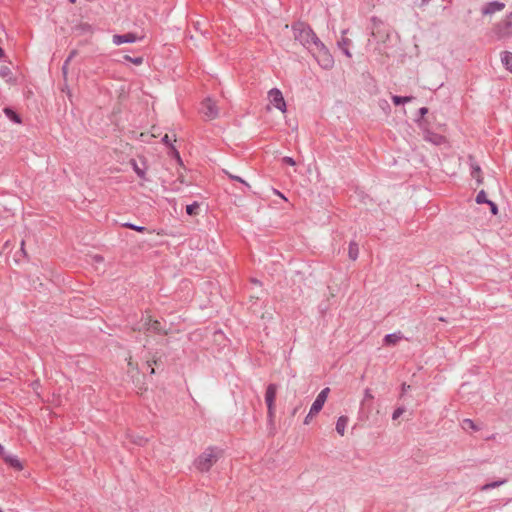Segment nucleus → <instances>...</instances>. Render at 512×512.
<instances>
[{
  "instance_id": "f257e3e1",
  "label": "nucleus",
  "mask_w": 512,
  "mask_h": 512,
  "mask_svg": "<svg viewBox=\"0 0 512 512\" xmlns=\"http://www.w3.org/2000/svg\"><path fill=\"white\" fill-rule=\"evenodd\" d=\"M295 40L299 41L309 51L320 39L314 33L312 28L304 22H297L292 25Z\"/></svg>"
},
{
  "instance_id": "f03ea898",
  "label": "nucleus",
  "mask_w": 512,
  "mask_h": 512,
  "mask_svg": "<svg viewBox=\"0 0 512 512\" xmlns=\"http://www.w3.org/2000/svg\"><path fill=\"white\" fill-rule=\"evenodd\" d=\"M222 456V450L208 447L195 460V467L201 472H207Z\"/></svg>"
},
{
  "instance_id": "7ed1b4c3",
  "label": "nucleus",
  "mask_w": 512,
  "mask_h": 512,
  "mask_svg": "<svg viewBox=\"0 0 512 512\" xmlns=\"http://www.w3.org/2000/svg\"><path fill=\"white\" fill-rule=\"evenodd\" d=\"M310 52L315 57L318 64L323 69H331L334 65V59L327 47L324 45V43L319 40L316 42L314 47L310 50Z\"/></svg>"
},
{
  "instance_id": "20e7f679",
  "label": "nucleus",
  "mask_w": 512,
  "mask_h": 512,
  "mask_svg": "<svg viewBox=\"0 0 512 512\" xmlns=\"http://www.w3.org/2000/svg\"><path fill=\"white\" fill-rule=\"evenodd\" d=\"M329 391H330L329 388H325L318 394L317 398L315 399V401L313 402V404L310 408L308 415L304 419L305 425L310 424L311 421L313 420V418L321 411V409L324 406V403L327 400Z\"/></svg>"
},
{
  "instance_id": "39448f33",
  "label": "nucleus",
  "mask_w": 512,
  "mask_h": 512,
  "mask_svg": "<svg viewBox=\"0 0 512 512\" xmlns=\"http://www.w3.org/2000/svg\"><path fill=\"white\" fill-rule=\"evenodd\" d=\"M200 112L208 120H213L219 116V109L211 97H207L202 101Z\"/></svg>"
},
{
  "instance_id": "423d86ee",
  "label": "nucleus",
  "mask_w": 512,
  "mask_h": 512,
  "mask_svg": "<svg viewBox=\"0 0 512 512\" xmlns=\"http://www.w3.org/2000/svg\"><path fill=\"white\" fill-rule=\"evenodd\" d=\"M268 99L276 109L280 110L282 113L286 112V102L282 92L278 88H272L268 91Z\"/></svg>"
},
{
  "instance_id": "0eeeda50",
  "label": "nucleus",
  "mask_w": 512,
  "mask_h": 512,
  "mask_svg": "<svg viewBox=\"0 0 512 512\" xmlns=\"http://www.w3.org/2000/svg\"><path fill=\"white\" fill-rule=\"evenodd\" d=\"M494 29L500 38L512 36V12L499 22Z\"/></svg>"
},
{
  "instance_id": "6e6552de",
  "label": "nucleus",
  "mask_w": 512,
  "mask_h": 512,
  "mask_svg": "<svg viewBox=\"0 0 512 512\" xmlns=\"http://www.w3.org/2000/svg\"><path fill=\"white\" fill-rule=\"evenodd\" d=\"M504 8L505 4L503 2L495 0L486 3L481 9V13L484 16H491L494 13L502 11Z\"/></svg>"
},
{
  "instance_id": "1a4fd4ad",
  "label": "nucleus",
  "mask_w": 512,
  "mask_h": 512,
  "mask_svg": "<svg viewBox=\"0 0 512 512\" xmlns=\"http://www.w3.org/2000/svg\"><path fill=\"white\" fill-rule=\"evenodd\" d=\"M469 160V166L471 169V176L476 180L478 184H482L483 177H482V171L480 166L474 161L473 156L468 157Z\"/></svg>"
},
{
  "instance_id": "9d476101",
  "label": "nucleus",
  "mask_w": 512,
  "mask_h": 512,
  "mask_svg": "<svg viewBox=\"0 0 512 512\" xmlns=\"http://www.w3.org/2000/svg\"><path fill=\"white\" fill-rule=\"evenodd\" d=\"M138 40V37L134 33L116 34L113 36V43L115 45H121L124 43H134Z\"/></svg>"
},
{
  "instance_id": "9b49d317",
  "label": "nucleus",
  "mask_w": 512,
  "mask_h": 512,
  "mask_svg": "<svg viewBox=\"0 0 512 512\" xmlns=\"http://www.w3.org/2000/svg\"><path fill=\"white\" fill-rule=\"evenodd\" d=\"M275 396H276L275 388L273 386H269V388L267 389V392H266L265 400H266V403L268 406V413H269L270 418H272L273 414H274L273 404H274Z\"/></svg>"
},
{
  "instance_id": "f8f14e48",
  "label": "nucleus",
  "mask_w": 512,
  "mask_h": 512,
  "mask_svg": "<svg viewBox=\"0 0 512 512\" xmlns=\"http://www.w3.org/2000/svg\"><path fill=\"white\" fill-rule=\"evenodd\" d=\"M403 338H404L403 334L400 331H398V332L387 334L384 337L383 342L385 345L391 346V345L397 344Z\"/></svg>"
},
{
  "instance_id": "ddd939ff",
  "label": "nucleus",
  "mask_w": 512,
  "mask_h": 512,
  "mask_svg": "<svg viewBox=\"0 0 512 512\" xmlns=\"http://www.w3.org/2000/svg\"><path fill=\"white\" fill-rule=\"evenodd\" d=\"M3 460L15 470L21 471L24 468L22 462L14 455L8 454Z\"/></svg>"
},
{
  "instance_id": "4468645a",
  "label": "nucleus",
  "mask_w": 512,
  "mask_h": 512,
  "mask_svg": "<svg viewBox=\"0 0 512 512\" xmlns=\"http://www.w3.org/2000/svg\"><path fill=\"white\" fill-rule=\"evenodd\" d=\"M348 425V418L346 416H341L338 418L336 423V431L339 435L344 436L346 432V428Z\"/></svg>"
},
{
  "instance_id": "2eb2a0df",
  "label": "nucleus",
  "mask_w": 512,
  "mask_h": 512,
  "mask_svg": "<svg viewBox=\"0 0 512 512\" xmlns=\"http://www.w3.org/2000/svg\"><path fill=\"white\" fill-rule=\"evenodd\" d=\"M350 44H351V40L348 38H345V37H342L341 40L338 41V47L349 58L352 57L351 52L349 50Z\"/></svg>"
},
{
  "instance_id": "dca6fc26",
  "label": "nucleus",
  "mask_w": 512,
  "mask_h": 512,
  "mask_svg": "<svg viewBox=\"0 0 512 512\" xmlns=\"http://www.w3.org/2000/svg\"><path fill=\"white\" fill-rule=\"evenodd\" d=\"M501 61L504 64V66L512 72V53L505 51L502 53Z\"/></svg>"
},
{
  "instance_id": "f3484780",
  "label": "nucleus",
  "mask_w": 512,
  "mask_h": 512,
  "mask_svg": "<svg viewBox=\"0 0 512 512\" xmlns=\"http://www.w3.org/2000/svg\"><path fill=\"white\" fill-rule=\"evenodd\" d=\"M348 255H349V258L353 261H355L358 258L359 247L356 242H350L349 249H348Z\"/></svg>"
},
{
  "instance_id": "a211bd4d",
  "label": "nucleus",
  "mask_w": 512,
  "mask_h": 512,
  "mask_svg": "<svg viewBox=\"0 0 512 512\" xmlns=\"http://www.w3.org/2000/svg\"><path fill=\"white\" fill-rule=\"evenodd\" d=\"M425 139L432 142L435 145H440L445 141L443 136H441L439 134H435V133H428L425 136Z\"/></svg>"
},
{
  "instance_id": "6ab92c4d",
  "label": "nucleus",
  "mask_w": 512,
  "mask_h": 512,
  "mask_svg": "<svg viewBox=\"0 0 512 512\" xmlns=\"http://www.w3.org/2000/svg\"><path fill=\"white\" fill-rule=\"evenodd\" d=\"M130 163L137 176L141 179H145L146 169L139 167L135 160H131Z\"/></svg>"
},
{
  "instance_id": "aec40b11",
  "label": "nucleus",
  "mask_w": 512,
  "mask_h": 512,
  "mask_svg": "<svg viewBox=\"0 0 512 512\" xmlns=\"http://www.w3.org/2000/svg\"><path fill=\"white\" fill-rule=\"evenodd\" d=\"M413 99L411 96H392V101L395 105L405 104L410 102Z\"/></svg>"
},
{
  "instance_id": "412c9836",
  "label": "nucleus",
  "mask_w": 512,
  "mask_h": 512,
  "mask_svg": "<svg viewBox=\"0 0 512 512\" xmlns=\"http://www.w3.org/2000/svg\"><path fill=\"white\" fill-rule=\"evenodd\" d=\"M198 210H199L198 202H193L192 204L186 206V213L190 216L197 215Z\"/></svg>"
},
{
  "instance_id": "4be33fe9",
  "label": "nucleus",
  "mask_w": 512,
  "mask_h": 512,
  "mask_svg": "<svg viewBox=\"0 0 512 512\" xmlns=\"http://www.w3.org/2000/svg\"><path fill=\"white\" fill-rule=\"evenodd\" d=\"M462 428L464 430H468V429H471V430H479L478 426L471 420V419H464L462 421Z\"/></svg>"
},
{
  "instance_id": "5701e85b",
  "label": "nucleus",
  "mask_w": 512,
  "mask_h": 512,
  "mask_svg": "<svg viewBox=\"0 0 512 512\" xmlns=\"http://www.w3.org/2000/svg\"><path fill=\"white\" fill-rule=\"evenodd\" d=\"M4 112L5 114L7 115V117L9 119H11L12 121H14L15 123H20V117L18 114H16L12 109L10 108H5L4 109Z\"/></svg>"
},
{
  "instance_id": "b1692460",
  "label": "nucleus",
  "mask_w": 512,
  "mask_h": 512,
  "mask_svg": "<svg viewBox=\"0 0 512 512\" xmlns=\"http://www.w3.org/2000/svg\"><path fill=\"white\" fill-rule=\"evenodd\" d=\"M476 202L478 204H483V203H486L488 204L490 202V200L487 199V195H486V192L484 190H481L477 196H476Z\"/></svg>"
},
{
  "instance_id": "393cba45",
  "label": "nucleus",
  "mask_w": 512,
  "mask_h": 512,
  "mask_svg": "<svg viewBox=\"0 0 512 512\" xmlns=\"http://www.w3.org/2000/svg\"><path fill=\"white\" fill-rule=\"evenodd\" d=\"M124 59L126 61L132 62L135 65H141L143 63V57H141V56L133 58V57H130L129 55H125Z\"/></svg>"
},
{
  "instance_id": "a878e982",
  "label": "nucleus",
  "mask_w": 512,
  "mask_h": 512,
  "mask_svg": "<svg viewBox=\"0 0 512 512\" xmlns=\"http://www.w3.org/2000/svg\"><path fill=\"white\" fill-rule=\"evenodd\" d=\"M123 226L141 233L146 231V227L134 225L132 223H125Z\"/></svg>"
},
{
  "instance_id": "bb28decb",
  "label": "nucleus",
  "mask_w": 512,
  "mask_h": 512,
  "mask_svg": "<svg viewBox=\"0 0 512 512\" xmlns=\"http://www.w3.org/2000/svg\"><path fill=\"white\" fill-rule=\"evenodd\" d=\"M404 413L405 409L403 407L397 408L392 414L393 421H397Z\"/></svg>"
},
{
  "instance_id": "cd10ccee",
  "label": "nucleus",
  "mask_w": 512,
  "mask_h": 512,
  "mask_svg": "<svg viewBox=\"0 0 512 512\" xmlns=\"http://www.w3.org/2000/svg\"><path fill=\"white\" fill-rule=\"evenodd\" d=\"M225 173L228 175V177H229L231 180L238 181V182H240V183L244 184V185H245L246 187H248V188L250 187V186H249V184H248L245 180H243L241 177L236 176V175H233V174H230V173H228L227 171H225Z\"/></svg>"
},
{
  "instance_id": "c85d7f7f",
  "label": "nucleus",
  "mask_w": 512,
  "mask_h": 512,
  "mask_svg": "<svg viewBox=\"0 0 512 512\" xmlns=\"http://www.w3.org/2000/svg\"><path fill=\"white\" fill-rule=\"evenodd\" d=\"M505 481H496V482H492V483H489V484H486L483 486L482 490H488L490 488H495V487H498L500 485H502Z\"/></svg>"
},
{
  "instance_id": "c756f323",
  "label": "nucleus",
  "mask_w": 512,
  "mask_h": 512,
  "mask_svg": "<svg viewBox=\"0 0 512 512\" xmlns=\"http://www.w3.org/2000/svg\"><path fill=\"white\" fill-rule=\"evenodd\" d=\"M147 324L149 325L150 329H153L155 331H159V329H160V322H158L157 320H155V321L149 320V323H147Z\"/></svg>"
},
{
  "instance_id": "7c9ffc66",
  "label": "nucleus",
  "mask_w": 512,
  "mask_h": 512,
  "mask_svg": "<svg viewBox=\"0 0 512 512\" xmlns=\"http://www.w3.org/2000/svg\"><path fill=\"white\" fill-rule=\"evenodd\" d=\"M282 161L285 163V164H288L290 166H294L296 164L295 160L292 158V157H289V156H285L283 157Z\"/></svg>"
},
{
  "instance_id": "2f4dec72",
  "label": "nucleus",
  "mask_w": 512,
  "mask_h": 512,
  "mask_svg": "<svg viewBox=\"0 0 512 512\" xmlns=\"http://www.w3.org/2000/svg\"><path fill=\"white\" fill-rule=\"evenodd\" d=\"M488 205L490 206L491 213H492L493 215H496V214L498 213V207H497V205H496L494 202H492V201H490V202L488 203Z\"/></svg>"
},
{
  "instance_id": "473e14b6",
  "label": "nucleus",
  "mask_w": 512,
  "mask_h": 512,
  "mask_svg": "<svg viewBox=\"0 0 512 512\" xmlns=\"http://www.w3.org/2000/svg\"><path fill=\"white\" fill-rule=\"evenodd\" d=\"M9 453L5 450V448L0 444V457L2 459L5 458L6 455H8Z\"/></svg>"
},
{
  "instance_id": "72a5a7b5",
  "label": "nucleus",
  "mask_w": 512,
  "mask_h": 512,
  "mask_svg": "<svg viewBox=\"0 0 512 512\" xmlns=\"http://www.w3.org/2000/svg\"><path fill=\"white\" fill-rule=\"evenodd\" d=\"M76 54H77L76 50L71 51L65 61H68V63H70V61L76 56Z\"/></svg>"
},
{
  "instance_id": "f704fd0d",
  "label": "nucleus",
  "mask_w": 512,
  "mask_h": 512,
  "mask_svg": "<svg viewBox=\"0 0 512 512\" xmlns=\"http://www.w3.org/2000/svg\"><path fill=\"white\" fill-rule=\"evenodd\" d=\"M68 65H69L68 61H65L63 66H62V72H63L64 76L67 75Z\"/></svg>"
},
{
  "instance_id": "c9c22d12",
  "label": "nucleus",
  "mask_w": 512,
  "mask_h": 512,
  "mask_svg": "<svg viewBox=\"0 0 512 512\" xmlns=\"http://www.w3.org/2000/svg\"><path fill=\"white\" fill-rule=\"evenodd\" d=\"M162 141H163L165 144H170L171 139H170V137H169V135H168V134H165V135L163 136V138H162Z\"/></svg>"
},
{
  "instance_id": "e433bc0d",
  "label": "nucleus",
  "mask_w": 512,
  "mask_h": 512,
  "mask_svg": "<svg viewBox=\"0 0 512 512\" xmlns=\"http://www.w3.org/2000/svg\"><path fill=\"white\" fill-rule=\"evenodd\" d=\"M428 112V109L426 107H422L419 109V113L423 116L425 114H427Z\"/></svg>"
},
{
  "instance_id": "4c0bfd02",
  "label": "nucleus",
  "mask_w": 512,
  "mask_h": 512,
  "mask_svg": "<svg viewBox=\"0 0 512 512\" xmlns=\"http://www.w3.org/2000/svg\"><path fill=\"white\" fill-rule=\"evenodd\" d=\"M273 192H274L276 195H278V196H280L281 198H283L284 200H287V199L285 198V196H284L280 191H278V190H276V189H273Z\"/></svg>"
},
{
  "instance_id": "58836bf2",
  "label": "nucleus",
  "mask_w": 512,
  "mask_h": 512,
  "mask_svg": "<svg viewBox=\"0 0 512 512\" xmlns=\"http://www.w3.org/2000/svg\"><path fill=\"white\" fill-rule=\"evenodd\" d=\"M94 259H95L96 262H102L103 261V257L100 256V255L94 256Z\"/></svg>"
},
{
  "instance_id": "ea45409f",
  "label": "nucleus",
  "mask_w": 512,
  "mask_h": 512,
  "mask_svg": "<svg viewBox=\"0 0 512 512\" xmlns=\"http://www.w3.org/2000/svg\"><path fill=\"white\" fill-rule=\"evenodd\" d=\"M7 68L1 69L0 73L2 76H5L7 74Z\"/></svg>"
},
{
  "instance_id": "a19ab883",
  "label": "nucleus",
  "mask_w": 512,
  "mask_h": 512,
  "mask_svg": "<svg viewBox=\"0 0 512 512\" xmlns=\"http://www.w3.org/2000/svg\"><path fill=\"white\" fill-rule=\"evenodd\" d=\"M430 2V0H421L422 5H427Z\"/></svg>"
},
{
  "instance_id": "79ce46f5",
  "label": "nucleus",
  "mask_w": 512,
  "mask_h": 512,
  "mask_svg": "<svg viewBox=\"0 0 512 512\" xmlns=\"http://www.w3.org/2000/svg\"><path fill=\"white\" fill-rule=\"evenodd\" d=\"M4 54V51L2 48H0V57Z\"/></svg>"
},
{
  "instance_id": "37998d69",
  "label": "nucleus",
  "mask_w": 512,
  "mask_h": 512,
  "mask_svg": "<svg viewBox=\"0 0 512 512\" xmlns=\"http://www.w3.org/2000/svg\"><path fill=\"white\" fill-rule=\"evenodd\" d=\"M70 3L74 4L76 0H69Z\"/></svg>"
},
{
  "instance_id": "c03bdc74",
  "label": "nucleus",
  "mask_w": 512,
  "mask_h": 512,
  "mask_svg": "<svg viewBox=\"0 0 512 512\" xmlns=\"http://www.w3.org/2000/svg\"><path fill=\"white\" fill-rule=\"evenodd\" d=\"M175 154H176V156H177V157H178V159H179V158H180V157H179V153H178L177 151H175Z\"/></svg>"
},
{
  "instance_id": "a18cd8bd",
  "label": "nucleus",
  "mask_w": 512,
  "mask_h": 512,
  "mask_svg": "<svg viewBox=\"0 0 512 512\" xmlns=\"http://www.w3.org/2000/svg\"><path fill=\"white\" fill-rule=\"evenodd\" d=\"M0 512H3V511L0 509Z\"/></svg>"
}]
</instances>
